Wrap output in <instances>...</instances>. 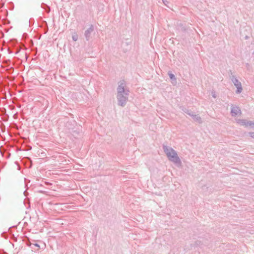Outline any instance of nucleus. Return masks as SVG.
Instances as JSON below:
<instances>
[{"label": "nucleus", "instance_id": "nucleus-2", "mask_svg": "<svg viewBox=\"0 0 254 254\" xmlns=\"http://www.w3.org/2000/svg\"><path fill=\"white\" fill-rule=\"evenodd\" d=\"M123 91H124L123 88H122V87L119 88V92H120V93H119V94L118 95V98L119 101V103H120V105H121V106H123L126 101V97H124L122 94V92H123Z\"/></svg>", "mask_w": 254, "mask_h": 254}, {"label": "nucleus", "instance_id": "nucleus-3", "mask_svg": "<svg viewBox=\"0 0 254 254\" xmlns=\"http://www.w3.org/2000/svg\"><path fill=\"white\" fill-rule=\"evenodd\" d=\"M231 113L233 116H236L240 113V110L238 107H235L232 108Z\"/></svg>", "mask_w": 254, "mask_h": 254}, {"label": "nucleus", "instance_id": "nucleus-1", "mask_svg": "<svg viewBox=\"0 0 254 254\" xmlns=\"http://www.w3.org/2000/svg\"><path fill=\"white\" fill-rule=\"evenodd\" d=\"M164 151L168 157L169 159L171 161L175 163H180V161L177 156L176 152L172 148L165 147L164 148Z\"/></svg>", "mask_w": 254, "mask_h": 254}, {"label": "nucleus", "instance_id": "nucleus-4", "mask_svg": "<svg viewBox=\"0 0 254 254\" xmlns=\"http://www.w3.org/2000/svg\"><path fill=\"white\" fill-rule=\"evenodd\" d=\"M235 85L237 87L238 90L237 92L240 93L241 92L242 88L241 87V84L240 82H239L237 79H235V81H234Z\"/></svg>", "mask_w": 254, "mask_h": 254}, {"label": "nucleus", "instance_id": "nucleus-5", "mask_svg": "<svg viewBox=\"0 0 254 254\" xmlns=\"http://www.w3.org/2000/svg\"><path fill=\"white\" fill-rule=\"evenodd\" d=\"M77 35H75V36H73V39L74 41H76V40H77Z\"/></svg>", "mask_w": 254, "mask_h": 254}, {"label": "nucleus", "instance_id": "nucleus-6", "mask_svg": "<svg viewBox=\"0 0 254 254\" xmlns=\"http://www.w3.org/2000/svg\"><path fill=\"white\" fill-rule=\"evenodd\" d=\"M250 135L252 138H254V132L250 133Z\"/></svg>", "mask_w": 254, "mask_h": 254}, {"label": "nucleus", "instance_id": "nucleus-7", "mask_svg": "<svg viewBox=\"0 0 254 254\" xmlns=\"http://www.w3.org/2000/svg\"><path fill=\"white\" fill-rule=\"evenodd\" d=\"M170 77L171 78H174V75L173 74H170Z\"/></svg>", "mask_w": 254, "mask_h": 254}]
</instances>
